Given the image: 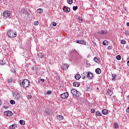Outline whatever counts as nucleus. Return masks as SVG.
I'll return each mask as SVG.
<instances>
[{"label": "nucleus", "mask_w": 129, "mask_h": 129, "mask_svg": "<svg viewBox=\"0 0 129 129\" xmlns=\"http://www.w3.org/2000/svg\"><path fill=\"white\" fill-rule=\"evenodd\" d=\"M30 81L28 80H24L22 82V85L23 87H24V88H28L30 86Z\"/></svg>", "instance_id": "1"}, {"label": "nucleus", "mask_w": 129, "mask_h": 129, "mask_svg": "<svg viewBox=\"0 0 129 129\" xmlns=\"http://www.w3.org/2000/svg\"><path fill=\"white\" fill-rule=\"evenodd\" d=\"M8 35L10 38H16L17 34L16 32L14 33L12 29H10L8 32Z\"/></svg>", "instance_id": "2"}, {"label": "nucleus", "mask_w": 129, "mask_h": 129, "mask_svg": "<svg viewBox=\"0 0 129 129\" xmlns=\"http://www.w3.org/2000/svg\"><path fill=\"white\" fill-rule=\"evenodd\" d=\"M13 97L15 100H20V98H21V95H20V93L15 92L13 93Z\"/></svg>", "instance_id": "3"}, {"label": "nucleus", "mask_w": 129, "mask_h": 129, "mask_svg": "<svg viewBox=\"0 0 129 129\" xmlns=\"http://www.w3.org/2000/svg\"><path fill=\"white\" fill-rule=\"evenodd\" d=\"M71 93L73 94V95H74L75 96H77V97H78V96L80 95V93H79L78 91L74 89H73L71 90Z\"/></svg>", "instance_id": "4"}, {"label": "nucleus", "mask_w": 129, "mask_h": 129, "mask_svg": "<svg viewBox=\"0 0 129 129\" xmlns=\"http://www.w3.org/2000/svg\"><path fill=\"white\" fill-rule=\"evenodd\" d=\"M11 16V12L9 11H5L3 12V17L6 19L9 18Z\"/></svg>", "instance_id": "5"}, {"label": "nucleus", "mask_w": 129, "mask_h": 129, "mask_svg": "<svg viewBox=\"0 0 129 129\" xmlns=\"http://www.w3.org/2000/svg\"><path fill=\"white\" fill-rule=\"evenodd\" d=\"M69 96V94H68V93L67 92L62 93L60 95V97L62 99H66V98H67Z\"/></svg>", "instance_id": "6"}, {"label": "nucleus", "mask_w": 129, "mask_h": 129, "mask_svg": "<svg viewBox=\"0 0 129 129\" xmlns=\"http://www.w3.org/2000/svg\"><path fill=\"white\" fill-rule=\"evenodd\" d=\"M4 114L6 115V116H12V115H13V112L11 111H5Z\"/></svg>", "instance_id": "7"}, {"label": "nucleus", "mask_w": 129, "mask_h": 129, "mask_svg": "<svg viewBox=\"0 0 129 129\" xmlns=\"http://www.w3.org/2000/svg\"><path fill=\"white\" fill-rule=\"evenodd\" d=\"M63 10L66 13H69L70 12V8L69 7H68L64 6L63 8Z\"/></svg>", "instance_id": "8"}, {"label": "nucleus", "mask_w": 129, "mask_h": 129, "mask_svg": "<svg viewBox=\"0 0 129 129\" xmlns=\"http://www.w3.org/2000/svg\"><path fill=\"white\" fill-rule=\"evenodd\" d=\"M76 43H77V44H82V45H86V42H85L84 40H77L76 41Z\"/></svg>", "instance_id": "9"}, {"label": "nucleus", "mask_w": 129, "mask_h": 129, "mask_svg": "<svg viewBox=\"0 0 129 129\" xmlns=\"http://www.w3.org/2000/svg\"><path fill=\"white\" fill-rule=\"evenodd\" d=\"M56 118L57 119H58V120H63L64 117L61 115H57L56 116Z\"/></svg>", "instance_id": "10"}, {"label": "nucleus", "mask_w": 129, "mask_h": 129, "mask_svg": "<svg viewBox=\"0 0 129 129\" xmlns=\"http://www.w3.org/2000/svg\"><path fill=\"white\" fill-rule=\"evenodd\" d=\"M37 55H38V57L40 58H43V57H44V54H43V53L40 52H38Z\"/></svg>", "instance_id": "11"}, {"label": "nucleus", "mask_w": 129, "mask_h": 129, "mask_svg": "<svg viewBox=\"0 0 129 129\" xmlns=\"http://www.w3.org/2000/svg\"><path fill=\"white\" fill-rule=\"evenodd\" d=\"M94 61L96 63H98V64H99V63H100V59L99 58H97V57H95L94 58Z\"/></svg>", "instance_id": "12"}, {"label": "nucleus", "mask_w": 129, "mask_h": 129, "mask_svg": "<svg viewBox=\"0 0 129 129\" xmlns=\"http://www.w3.org/2000/svg\"><path fill=\"white\" fill-rule=\"evenodd\" d=\"M111 79L112 81H115V80H116V74H112Z\"/></svg>", "instance_id": "13"}, {"label": "nucleus", "mask_w": 129, "mask_h": 129, "mask_svg": "<svg viewBox=\"0 0 129 129\" xmlns=\"http://www.w3.org/2000/svg\"><path fill=\"white\" fill-rule=\"evenodd\" d=\"M17 127H18V126H17V124H12V125H10L9 126L10 129H15V128H17Z\"/></svg>", "instance_id": "14"}, {"label": "nucleus", "mask_w": 129, "mask_h": 129, "mask_svg": "<svg viewBox=\"0 0 129 129\" xmlns=\"http://www.w3.org/2000/svg\"><path fill=\"white\" fill-rule=\"evenodd\" d=\"M87 77H89V78H90V79H92V77H93V74L90 72H89L87 74Z\"/></svg>", "instance_id": "15"}, {"label": "nucleus", "mask_w": 129, "mask_h": 129, "mask_svg": "<svg viewBox=\"0 0 129 129\" xmlns=\"http://www.w3.org/2000/svg\"><path fill=\"white\" fill-rule=\"evenodd\" d=\"M75 78L77 80H79V79L81 78V76H80V75H79V74H76V75L75 76Z\"/></svg>", "instance_id": "16"}, {"label": "nucleus", "mask_w": 129, "mask_h": 129, "mask_svg": "<svg viewBox=\"0 0 129 129\" xmlns=\"http://www.w3.org/2000/svg\"><path fill=\"white\" fill-rule=\"evenodd\" d=\"M80 85V84H79V83L78 82H75L73 83V86H75L76 87H79Z\"/></svg>", "instance_id": "17"}, {"label": "nucleus", "mask_w": 129, "mask_h": 129, "mask_svg": "<svg viewBox=\"0 0 129 129\" xmlns=\"http://www.w3.org/2000/svg\"><path fill=\"white\" fill-rule=\"evenodd\" d=\"M99 34H101V35H102V34H105H105H107V31H106V30H101V31H99Z\"/></svg>", "instance_id": "18"}, {"label": "nucleus", "mask_w": 129, "mask_h": 129, "mask_svg": "<svg viewBox=\"0 0 129 129\" xmlns=\"http://www.w3.org/2000/svg\"><path fill=\"white\" fill-rule=\"evenodd\" d=\"M95 72L97 73V74H100L101 73V70H100L99 68H98L96 69Z\"/></svg>", "instance_id": "19"}, {"label": "nucleus", "mask_w": 129, "mask_h": 129, "mask_svg": "<svg viewBox=\"0 0 129 129\" xmlns=\"http://www.w3.org/2000/svg\"><path fill=\"white\" fill-rule=\"evenodd\" d=\"M77 21L79 23H82V21H83V19L82 18V17H79L78 18H77Z\"/></svg>", "instance_id": "20"}, {"label": "nucleus", "mask_w": 129, "mask_h": 129, "mask_svg": "<svg viewBox=\"0 0 129 129\" xmlns=\"http://www.w3.org/2000/svg\"><path fill=\"white\" fill-rule=\"evenodd\" d=\"M69 67V65L65 63L63 64V68L64 70H66L67 69H68Z\"/></svg>", "instance_id": "21"}, {"label": "nucleus", "mask_w": 129, "mask_h": 129, "mask_svg": "<svg viewBox=\"0 0 129 129\" xmlns=\"http://www.w3.org/2000/svg\"><path fill=\"white\" fill-rule=\"evenodd\" d=\"M102 112L103 113V114H107V113H108V111L106 109H103L102 110Z\"/></svg>", "instance_id": "22"}, {"label": "nucleus", "mask_w": 129, "mask_h": 129, "mask_svg": "<svg viewBox=\"0 0 129 129\" xmlns=\"http://www.w3.org/2000/svg\"><path fill=\"white\" fill-rule=\"evenodd\" d=\"M20 124H22V125H25V124L26 123L25 122V120H20L19 121Z\"/></svg>", "instance_id": "23"}, {"label": "nucleus", "mask_w": 129, "mask_h": 129, "mask_svg": "<svg viewBox=\"0 0 129 129\" xmlns=\"http://www.w3.org/2000/svg\"><path fill=\"white\" fill-rule=\"evenodd\" d=\"M37 13H38V14H42L43 13V10L42 9H39L37 10Z\"/></svg>", "instance_id": "24"}, {"label": "nucleus", "mask_w": 129, "mask_h": 129, "mask_svg": "<svg viewBox=\"0 0 129 129\" xmlns=\"http://www.w3.org/2000/svg\"><path fill=\"white\" fill-rule=\"evenodd\" d=\"M22 12L23 13L24 15H25V16L28 15V11L25 9L22 10Z\"/></svg>", "instance_id": "25"}, {"label": "nucleus", "mask_w": 129, "mask_h": 129, "mask_svg": "<svg viewBox=\"0 0 129 129\" xmlns=\"http://www.w3.org/2000/svg\"><path fill=\"white\" fill-rule=\"evenodd\" d=\"M107 94L108 95H109L110 96H111V95H112V92L111 91V90H108L107 91Z\"/></svg>", "instance_id": "26"}, {"label": "nucleus", "mask_w": 129, "mask_h": 129, "mask_svg": "<svg viewBox=\"0 0 129 129\" xmlns=\"http://www.w3.org/2000/svg\"><path fill=\"white\" fill-rule=\"evenodd\" d=\"M45 113L46 115H49V114H50V110H46L45 111Z\"/></svg>", "instance_id": "27"}, {"label": "nucleus", "mask_w": 129, "mask_h": 129, "mask_svg": "<svg viewBox=\"0 0 129 129\" xmlns=\"http://www.w3.org/2000/svg\"><path fill=\"white\" fill-rule=\"evenodd\" d=\"M67 2L69 5H72L73 4V0H67Z\"/></svg>", "instance_id": "28"}, {"label": "nucleus", "mask_w": 129, "mask_h": 129, "mask_svg": "<svg viewBox=\"0 0 129 129\" xmlns=\"http://www.w3.org/2000/svg\"><path fill=\"white\" fill-rule=\"evenodd\" d=\"M45 81V80L44 79H40L38 82V83H43V82H44Z\"/></svg>", "instance_id": "29"}, {"label": "nucleus", "mask_w": 129, "mask_h": 129, "mask_svg": "<svg viewBox=\"0 0 129 129\" xmlns=\"http://www.w3.org/2000/svg\"><path fill=\"white\" fill-rule=\"evenodd\" d=\"M114 126L115 128H117L119 126V125L117 123H115L114 124Z\"/></svg>", "instance_id": "30"}, {"label": "nucleus", "mask_w": 129, "mask_h": 129, "mask_svg": "<svg viewBox=\"0 0 129 129\" xmlns=\"http://www.w3.org/2000/svg\"><path fill=\"white\" fill-rule=\"evenodd\" d=\"M107 44H108V41H107V40H105L103 42V45H104V46H106V45H107Z\"/></svg>", "instance_id": "31"}, {"label": "nucleus", "mask_w": 129, "mask_h": 129, "mask_svg": "<svg viewBox=\"0 0 129 129\" xmlns=\"http://www.w3.org/2000/svg\"><path fill=\"white\" fill-rule=\"evenodd\" d=\"M96 115L98 116H101V113H100V112L99 111H97L96 113Z\"/></svg>", "instance_id": "32"}, {"label": "nucleus", "mask_w": 129, "mask_h": 129, "mask_svg": "<svg viewBox=\"0 0 129 129\" xmlns=\"http://www.w3.org/2000/svg\"><path fill=\"white\" fill-rule=\"evenodd\" d=\"M5 64H6V62H5L4 60L0 61V65H5Z\"/></svg>", "instance_id": "33"}, {"label": "nucleus", "mask_w": 129, "mask_h": 129, "mask_svg": "<svg viewBox=\"0 0 129 129\" xmlns=\"http://www.w3.org/2000/svg\"><path fill=\"white\" fill-rule=\"evenodd\" d=\"M11 104H16V102L14 100H11L10 101Z\"/></svg>", "instance_id": "34"}, {"label": "nucleus", "mask_w": 129, "mask_h": 129, "mask_svg": "<svg viewBox=\"0 0 129 129\" xmlns=\"http://www.w3.org/2000/svg\"><path fill=\"white\" fill-rule=\"evenodd\" d=\"M73 9L74 11H76L77 10H78V6H74L73 7Z\"/></svg>", "instance_id": "35"}, {"label": "nucleus", "mask_w": 129, "mask_h": 129, "mask_svg": "<svg viewBox=\"0 0 129 129\" xmlns=\"http://www.w3.org/2000/svg\"><path fill=\"white\" fill-rule=\"evenodd\" d=\"M125 43H126V42H125V40H121V44L124 45L125 44Z\"/></svg>", "instance_id": "36"}, {"label": "nucleus", "mask_w": 129, "mask_h": 129, "mask_svg": "<svg viewBox=\"0 0 129 129\" xmlns=\"http://www.w3.org/2000/svg\"><path fill=\"white\" fill-rule=\"evenodd\" d=\"M34 25H35V26H38V25H39V22L38 21H35L34 22Z\"/></svg>", "instance_id": "37"}, {"label": "nucleus", "mask_w": 129, "mask_h": 129, "mask_svg": "<svg viewBox=\"0 0 129 129\" xmlns=\"http://www.w3.org/2000/svg\"><path fill=\"white\" fill-rule=\"evenodd\" d=\"M116 58L117 60H120V59H121V56L120 55H117Z\"/></svg>", "instance_id": "38"}, {"label": "nucleus", "mask_w": 129, "mask_h": 129, "mask_svg": "<svg viewBox=\"0 0 129 129\" xmlns=\"http://www.w3.org/2000/svg\"><path fill=\"white\" fill-rule=\"evenodd\" d=\"M13 82V78L9 79L8 80V83H11V82Z\"/></svg>", "instance_id": "39"}, {"label": "nucleus", "mask_w": 129, "mask_h": 129, "mask_svg": "<svg viewBox=\"0 0 129 129\" xmlns=\"http://www.w3.org/2000/svg\"><path fill=\"white\" fill-rule=\"evenodd\" d=\"M72 54H75L76 55V54H77V51L76 50H73L72 51Z\"/></svg>", "instance_id": "40"}, {"label": "nucleus", "mask_w": 129, "mask_h": 129, "mask_svg": "<svg viewBox=\"0 0 129 129\" xmlns=\"http://www.w3.org/2000/svg\"><path fill=\"white\" fill-rule=\"evenodd\" d=\"M27 98H28V99H32V95H28L27 96Z\"/></svg>", "instance_id": "41"}, {"label": "nucleus", "mask_w": 129, "mask_h": 129, "mask_svg": "<svg viewBox=\"0 0 129 129\" xmlns=\"http://www.w3.org/2000/svg\"><path fill=\"white\" fill-rule=\"evenodd\" d=\"M91 112H92V113H94V112H95V109H91Z\"/></svg>", "instance_id": "42"}, {"label": "nucleus", "mask_w": 129, "mask_h": 129, "mask_svg": "<svg viewBox=\"0 0 129 129\" xmlns=\"http://www.w3.org/2000/svg\"><path fill=\"white\" fill-rule=\"evenodd\" d=\"M52 94V91H48L47 92V94L50 95V94Z\"/></svg>", "instance_id": "43"}, {"label": "nucleus", "mask_w": 129, "mask_h": 129, "mask_svg": "<svg viewBox=\"0 0 129 129\" xmlns=\"http://www.w3.org/2000/svg\"><path fill=\"white\" fill-rule=\"evenodd\" d=\"M52 26H53L54 27H56V26H57V23L56 22H53L52 24Z\"/></svg>", "instance_id": "44"}, {"label": "nucleus", "mask_w": 129, "mask_h": 129, "mask_svg": "<svg viewBox=\"0 0 129 129\" xmlns=\"http://www.w3.org/2000/svg\"><path fill=\"white\" fill-rule=\"evenodd\" d=\"M127 66H129V57L127 58Z\"/></svg>", "instance_id": "45"}, {"label": "nucleus", "mask_w": 129, "mask_h": 129, "mask_svg": "<svg viewBox=\"0 0 129 129\" xmlns=\"http://www.w3.org/2000/svg\"><path fill=\"white\" fill-rule=\"evenodd\" d=\"M112 48V47H111V46H109L108 47V50H111Z\"/></svg>", "instance_id": "46"}, {"label": "nucleus", "mask_w": 129, "mask_h": 129, "mask_svg": "<svg viewBox=\"0 0 129 129\" xmlns=\"http://www.w3.org/2000/svg\"><path fill=\"white\" fill-rule=\"evenodd\" d=\"M93 43L95 46H96V42H95V41H93Z\"/></svg>", "instance_id": "47"}, {"label": "nucleus", "mask_w": 129, "mask_h": 129, "mask_svg": "<svg viewBox=\"0 0 129 129\" xmlns=\"http://www.w3.org/2000/svg\"><path fill=\"white\" fill-rule=\"evenodd\" d=\"M126 35H129V31H126L125 32Z\"/></svg>", "instance_id": "48"}, {"label": "nucleus", "mask_w": 129, "mask_h": 129, "mask_svg": "<svg viewBox=\"0 0 129 129\" xmlns=\"http://www.w3.org/2000/svg\"><path fill=\"white\" fill-rule=\"evenodd\" d=\"M126 26H127V27H129V22L126 23Z\"/></svg>", "instance_id": "49"}, {"label": "nucleus", "mask_w": 129, "mask_h": 129, "mask_svg": "<svg viewBox=\"0 0 129 129\" xmlns=\"http://www.w3.org/2000/svg\"><path fill=\"white\" fill-rule=\"evenodd\" d=\"M9 107H7V106H4V108H8Z\"/></svg>", "instance_id": "50"}, {"label": "nucleus", "mask_w": 129, "mask_h": 129, "mask_svg": "<svg viewBox=\"0 0 129 129\" xmlns=\"http://www.w3.org/2000/svg\"><path fill=\"white\" fill-rule=\"evenodd\" d=\"M82 79H85V76L82 77Z\"/></svg>", "instance_id": "51"}, {"label": "nucleus", "mask_w": 129, "mask_h": 129, "mask_svg": "<svg viewBox=\"0 0 129 129\" xmlns=\"http://www.w3.org/2000/svg\"><path fill=\"white\" fill-rule=\"evenodd\" d=\"M127 100H129V95L127 96Z\"/></svg>", "instance_id": "52"}, {"label": "nucleus", "mask_w": 129, "mask_h": 129, "mask_svg": "<svg viewBox=\"0 0 129 129\" xmlns=\"http://www.w3.org/2000/svg\"><path fill=\"white\" fill-rule=\"evenodd\" d=\"M2 105V101H0V106Z\"/></svg>", "instance_id": "53"}, {"label": "nucleus", "mask_w": 129, "mask_h": 129, "mask_svg": "<svg viewBox=\"0 0 129 129\" xmlns=\"http://www.w3.org/2000/svg\"><path fill=\"white\" fill-rule=\"evenodd\" d=\"M97 89H98H98H99L98 88H97Z\"/></svg>", "instance_id": "54"}, {"label": "nucleus", "mask_w": 129, "mask_h": 129, "mask_svg": "<svg viewBox=\"0 0 129 129\" xmlns=\"http://www.w3.org/2000/svg\"><path fill=\"white\" fill-rule=\"evenodd\" d=\"M128 103H129V101H128Z\"/></svg>", "instance_id": "55"}]
</instances>
